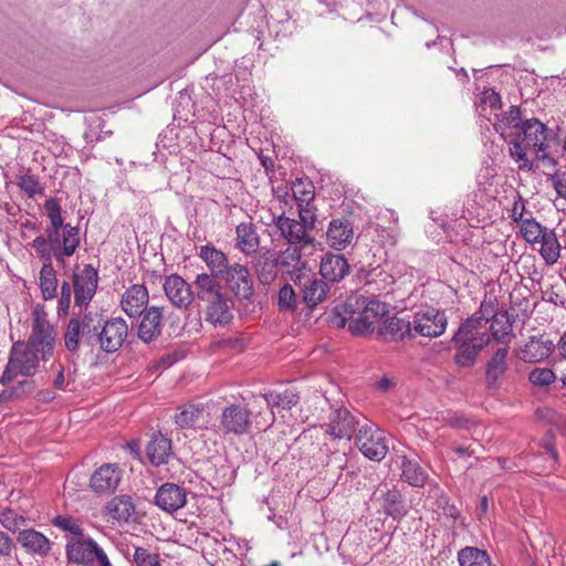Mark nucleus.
I'll return each instance as SVG.
<instances>
[{"mask_svg": "<svg viewBox=\"0 0 566 566\" xmlns=\"http://www.w3.org/2000/svg\"><path fill=\"white\" fill-rule=\"evenodd\" d=\"M388 313L387 304L377 300H366L350 295L342 305L333 308L332 323L345 327L353 334H366L375 329V324Z\"/></svg>", "mask_w": 566, "mask_h": 566, "instance_id": "obj_1", "label": "nucleus"}, {"mask_svg": "<svg viewBox=\"0 0 566 566\" xmlns=\"http://www.w3.org/2000/svg\"><path fill=\"white\" fill-rule=\"evenodd\" d=\"M547 134L548 128L537 118H530L523 122L521 128L513 134L510 139V155L516 161H524L522 167L531 168L527 159V151H534L538 160H546L547 156Z\"/></svg>", "mask_w": 566, "mask_h": 566, "instance_id": "obj_2", "label": "nucleus"}, {"mask_svg": "<svg viewBox=\"0 0 566 566\" xmlns=\"http://www.w3.org/2000/svg\"><path fill=\"white\" fill-rule=\"evenodd\" d=\"M81 242L80 230L66 223L61 229H55V234L46 231L45 234L38 235L31 243L36 255L43 260L53 258L59 264H64L65 258L73 255Z\"/></svg>", "mask_w": 566, "mask_h": 566, "instance_id": "obj_3", "label": "nucleus"}, {"mask_svg": "<svg viewBox=\"0 0 566 566\" xmlns=\"http://www.w3.org/2000/svg\"><path fill=\"white\" fill-rule=\"evenodd\" d=\"M292 282L298 287L301 302L310 312L325 304L335 294L332 286L322 277H316L307 272H295Z\"/></svg>", "mask_w": 566, "mask_h": 566, "instance_id": "obj_4", "label": "nucleus"}, {"mask_svg": "<svg viewBox=\"0 0 566 566\" xmlns=\"http://www.w3.org/2000/svg\"><path fill=\"white\" fill-rule=\"evenodd\" d=\"M32 332L27 345L41 354L44 361L49 360L54 353L56 332L46 318L44 308L36 305L32 312Z\"/></svg>", "mask_w": 566, "mask_h": 566, "instance_id": "obj_5", "label": "nucleus"}, {"mask_svg": "<svg viewBox=\"0 0 566 566\" xmlns=\"http://www.w3.org/2000/svg\"><path fill=\"white\" fill-rule=\"evenodd\" d=\"M38 352L29 345L14 344L12 346L8 365L2 374L1 382L7 384L18 375L32 376L39 366Z\"/></svg>", "mask_w": 566, "mask_h": 566, "instance_id": "obj_6", "label": "nucleus"}, {"mask_svg": "<svg viewBox=\"0 0 566 566\" xmlns=\"http://www.w3.org/2000/svg\"><path fill=\"white\" fill-rule=\"evenodd\" d=\"M355 442L359 451L373 461H381L388 452L384 431L366 420L357 429Z\"/></svg>", "mask_w": 566, "mask_h": 566, "instance_id": "obj_7", "label": "nucleus"}, {"mask_svg": "<svg viewBox=\"0 0 566 566\" xmlns=\"http://www.w3.org/2000/svg\"><path fill=\"white\" fill-rule=\"evenodd\" d=\"M457 345L454 363L460 367H472L480 352L490 344L491 336L484 333L482 336L462 335L458 338V332L452 337Z\"/></svg>", "mask_w": 566, "mask_h": 566, "instance_id": "obj_8", "label": "nucleus"}, {"mask_svg": "<svg viewBox=\"0 0 566 566\" xmlns=\"http://www.w3.org/2000/svg\"><path fill=\"white\" fill-rule=\"evenodd\" d=\"M98 284V272L91 265L85 264L73 273L74 304L82 308L86 307L93 300Z\"/></svg>", "mask_w": 566, "mask_h": 566, "instance_id": "obj_9", "label": "nucleus"}, {"mask_svg": "<svg viewBox=\"0 0 566 566\" xmlns=\"http://www.w3.org/2000/svg\"><path fill=\"white\" fill-rule=\"evenodd\" d=\"M357 416L344 407L335 408L328 416V422L322 426L325 433L334 439H352L354 432L361 426Z\"/></svg>", "mask_w": 566, "mask_h": 566, "instance_id": "obj_10", "label": "nucleus"}, {"mask_svg": "<svg viewBox=\"0 0 566 566\" xmlns=\"http://www.w3.org/2000/svg\"><path fill=\"white\" fill-rule=\"evenodd\" d=\"M251 416L252 413L248 408L239 403H231L221 412L219 431L224 436H243L248 433L251 427Z\"/></svg>", "mask_w": 566, "mask_h": 566, "instance_id": "obj_11", "label": "nucleus"}, {"mask_svg": "<svg viewBox=\"0 0 566 566\" xmlns=\"http://www.w3.org/2000/svg\"><path fill=\"white\" fill-rule=\"evenodd\" d=\"M412 331L426 337H438L442 335L447 328V316L444 312L429 307L415 314Z\"/></svg>", "mask_w": 566, "mask_h": 566, "instance_id": "obj_12", "label": "nucleus"}, {"mask_svg": "<svg viewBox=\"0 0 566 566\" xmlns=\"http://www.w3.org/2000/svg\"><path fill=\"white\" fill-rule=\"evenodd\" d=\"M128 334V326L122 317L107 319L95 339L99 348L105 353H115L125 342Z\"/></svg>", "mask_w": 566, "mask_h": 566, "instance_id": "obj_13", "label": "nucleus"}, {"mask_svg": "<svg viewBox=\"0 0 566 566\" xmlns=\"http://www.w3.org/2000/svg\"><path fill=\"white\" fill-rule=\"evenodd\" d=\"M66 554L71 562L91 566L107 557L104 549L91 537L70 542Z\"/></svg>", "mask_w": 566, "mask_h": 566, "instance_id": "obj_14", "label": "nucleus"}, {"mask_svg": "<svg viewBox=\"0 0 566 566\" xmlns=\"http://www.w3.org/2000/svg\"><path fill=\"white\" fill-rule=\"evenodd\" d=\"M273 222L282 238L290 244L312 245L314 237L298 220L285 216V209L279 216H273Z\"/></svg>", "mask_w": 566, "mask_h": 566, "instance_id": "obj_15", "label": "nucleus"}, {"mask_svg": "<svg viewBox=\"0 0 566 566\" xmlns=\"http://www.w3.org/2000/svg\"><path fill=\"white\" fill-rule=\"evenodd\" d=\"M123 479V470L115 463L101 465L90 479V488L99 494H114Z\"/></svg>", "mask_w": 566, "mask_h": 566, "instance_id": "obj_16", "label": "nucleus"}, {"mask_svg": "<svg viewBox=\"0 0 566 566\" xmlns=\"http://www.w3.org/2000/svg\"><path fill=\"white\" fill-rule=\"evenodd\" d=\"M222 279L239 300H250L253 295V281L245 265L240 263L232 264Z\"/></svg>", "mask_w": 566, "mask_h": 566, "instance_id": "obj_17", "label": "nucleus"}, {"mask_svg": "<svg viewBox=\"0 0 566 566\" xmlns=\"http://www.w3.org/2000/svg\"><path fill=\"white\" fill-rule=\"evenodd\" d=\"M164 291L171 304L178 308H188L195 297L191 285L178 274L165 277Z\"/></svg>", "mask_w": 566, "mask_h": 566, "instance_id": "obj_18", "label": "nucleus"}, {"mask_svg": "<svg viewBox=\"0 0 566 566\" xmlns=\"http://www.w3.org/2000/svg\"><path fill=\"white\" fill-rule=\"evenodd\" d=\"M554 349L555 344L548 337L544 335L531 336L528 340L520 347L517 356L524 363L535 364L547 359Z\"/></svg>", "mask_w": 566, "mask_h": 566, "instance_id": "obj_19", "label": "nucleus"}, {"mask_svg": "<svg viewBox=\"0 0 566 566\" xmlns=\"http://www.w3.org/2000/svg\"><path fill=\"white\" fill-rule=\"evenodd\" d=\"M203 303L206 304V321L213 326H224L232 321L233 303L227 293L223 292Z\"/></svg>", "mask_w": 566, "mask_h": 566, "instance_id": "obj_20", "label": "nucleus"}, {"mask_svg": "<svg viewBox=\"0 0 566 566\" xmlns=\"http://www.w3.org/2000/svg\"><path fill=\"white\" fill-rule=\"evenodd\" d=\"M326 240L333 249L345 250L355 240L352 221L346 218L333 219L326 231Z\"/></svg>", "mask_w": 566, "mask_h": 566, "instance_id": "obj_21", "label": "nucleus"}, {"mask_svg": "<svg viewBox=\"0 0 566 566\" xmlns=\"http://www.w3.org/2000/svg\"><path fill=\"white\" fill-rule=\"evenodd\" d=\"M149 301L148 290L143 284H133L122 295L120 307L129 317L140 316Z\"/></svg>", "mask_w": 566, "mask_h": 566, "instance_id": "obj_22", "label": "nucleus"}, {"mask_svg": "<svg viewBox=\"0 0 566 566\" xmlns=\"http://www.w3.org/2000/svg\"><path fill=\"white\" fill-rule=\"evenodd\" d=\"M349 263L342 254L328 252L324 254L319 263V274L328 283H337L349 274Z\"/></svg>", "mask_w": 566, "mask_h": 566, "instance_id": "obj_23", "label": "nucleus"}, {"mask_svg": "<svg viewBox=\"0 0 566 566\" xmlns=\"http://www.w3.org/2000/svg\"><path fill=\"white\" fill-rule=\"evenodd\" d=\"M547 265H554L560 258L562 245L554 229L546 228L532 244Z\"/></svg>", "mask_w": 566, "mask_h": 566, "instance_id": "obj_24", "label": "nucleus"}, {"mask_svg": "<svg viewBox=\"0 0 566 566\" xmlns=\"http://www.w3.org/2000/svg\"><path fill=\"white\" fill-rule=\"evenodd\" d=\"M509 347L497 348L485 365V384L489 389H497L500 379L505 375L509 364Z\"/></svg>", "mask_w": 566, "mask_h": 566, "instance_id": "obj_25", "label": "nucleus"}, {"mask_svg": "<svg viewBox=\"0 0 566 566\" xmlns=\"http://www.w3.org/2000/svg\"><path fill=\"white\" fill-rule=\"evenodd\" d=\"M17 541L28 554L44 557L51 551L50 539L41 532L33 528L19 531Z\"/></svg>", "mask_w": 566, "mask_h": 566, "instance_id": "obj_26", "label": "nucleus"}, {"mask_svg": "<svg viewBox=\"0 0 566 566\" xmlns=\"http://www.w3.org/2000/svg\"><path fill=\"white\" fill-rule=\"evenodd\" d=\"M163 311L158 306H150L144 313L138 326V337L150 343L161 334Z\"/></svg>", "mask_w": 566, "mask_h": 566, "instance_id": "obj_27", "label": "nucleus"}, {"mask_svg": "<svg viewBox=\"0 0 566 566\" xmlns=\"http://www.w3.org/2000/svg\"><path fill=\"white\" fill-rule=\"evenodd\" d=\"M198 255L206 263L211 275L222 277L230 270L231 265L226 253L213 245H201Z\"/></svg>", "mask_w": 566, "mask_h": 566, "instance_id": "obj_28", "label": "nucleus"}, {"mask_svg": "<svg viewBox=\"0 0 566 566\" xmlns=\"http://www.w3.org/2000/svg\"><path fill=\"white\" fill-rule=\"evenodd\" d=\"M401 478L405 482L413 488H424L427 484L429 488L433 486V484L429 481L428 474L426 470L420 465V463L408 457H402L401 460ZM434 488H438L434 484ZM432 489H429L428 492H432Z\"/></svg>", "mask_w": 566, "mask_h": 566, "instance_id": "obj_29", "label": "nucleus"}, {"mask_svg": "<svg viewBox=\"0 0 566 566\" xmlns=\"http://www.w3.org/2000/svg\"><path fill=\"white\" fill-rule=\"evenodd\" d=\"M277 264V259L268 250L254 256L252 268L261 284L269 285L274 281Z\"/></svg>", "mask_w": 566, "mask_h": 566, "instance_id": "obj_30", "label": "nucleus"}, {"mask_svg": "<svg viewBox=\"0 0 566 566\" xmlns=\"http://www.w3.org/2000/svg\"><path fill=\"white\" fill-rule=\"evenodd\" d=\"M146 453L153 465L167 463L174 454L171 440L161 433L153 436L146 447Z\"/></svg>", "mask_w": 566, "mask_h": 566, "instance_id": "obj_31", "label": "nucleus"}, {"mask_svg": "<svg viewBox=\"0 0 566 566\" xmlns=\"http://www.w3.org/2000/svg\"><path fill=\"white\" fill-rule=\"evenodd\" d=\"M237 248L245 255L258 252L260 247V235L256 228L251 222H242L237 226Z\"/></svg>", "mask_w": 566, "mask_h": 566, "instance_id": "obj_32", "label": "nucleus"}, {"mask_svg": "<svg viewBox=\"0 0 566 566\" xmlns=\"http://www.w3.org/2000/svg\"><path fill=\"white\" fill-rule=\"evenodd\" d=\"M523 122L520 107L511 106L509 111L496 116L494 128L501 134L503 139L510 144V139L512 138L511 134L518 130Z\"/></svg>", "mask_w": 566, "mask_h": 566, "instance_id": "obj_33", "label": "nucleus"}, {"mask_svg": "<svg viewBox=\"0 0 566 566\" xmlns=\"http://www.w3.org/2000/svg\"><path fill=\"white\" fill-rule=\"evenodd\" d=\"M412 324L409 321L394 316L382 322L379 334L386 340H403L411 336Z\"/></svg>", "mask_w": 566, "mask_h": 566, "instance_id": "obj_34", "label": "nucleus"}, {"mask_svg": "<svg viewBox=\"0 0 566 566\" xmlns=\"http://www.w3.org/2000/svg\"><path fill=\"white\" fill-rule=\"evenodd\" d=\"M514 317L507 311H502L491 321V337L497 343L509 344L510 338L514 336L513 324Z\"/></svg>", "mask_w": 566, "mask_h": 566, "instance_id": "obj_35", "label": "nucleus"}, {"mask_svg": "<svg viewBox=\"0 0 566 566\" xmlns=\"http://www.w3.org/2000/svg\"><path fill=\"white\" fill-rule=\"evenodd\" d=\"M219 277L208 273H200L196 276L193 284L197 290V297L201 302L209 301L223 293V287L218 281Z\"/></svg>", "mask_w": 566, "mask_h": 566, "instance_id": "obj_36", "label": "nucleus"}, {"mask_svg": "<svg viewBox=\"0 0 566 566\" xmlns=\"http://www.w3.org/2000/svg\"><path fill=\"white\" fill-rule=\"evenodd\" d=\"M205 408L202 405L189 403L179 408L174 419L176 424L181 429H196L199 427L203 417Z\"/></svg>", "mask_w": 566, "mask_h": 566, "instance_id": "obj_37", "label": "nucleus"}, {"mask_svg": "<svg viewBox=\"0 0 566 566\" xmlns=\"http://www.w3.org/2000/svg\"><path fill=\"white\" fill-rule=\"evenodd\" d=\"M263 398L265 399L268 407L272 410L274 408L289 410L300 401L297 391L292 388H287L283 391H268L263 395Z\"/></svg>", "mask_w": 566, "mask_h": 566, "instance_id": "obj_38", "label": "nucleus"}, {"mask_svg": "<svg viewBox=\"0 0 566 566\" xmlns=\"http://www.w3.org/2000/svg\"><path fill=\"white\" fill-rule=\"evenodd\" d=\"M280 264L282 269L290 274L291 280L292 276L296 274L295 272H305V261H303L298 244H291L282 252Z\"/></svg>", "mask_w": 566, "mask_h": 566, "instance_id": "obj_39", "label": "nucleus"}, {"mask_svg": "<svg viewBox=\"0 0 566 566\" xmlns=\"http://www.w3.org/2000/svg\"><path fill=\"white\" fill-rule=\"evenodd\" d=\"M107 515L117 522H127L135 513L132 497H113L106 506Z\"/></svg>", "mask_w": 566, "mask_h": 566, "instance_id": "obj_40", "label": "nucleus"}, {"mask_svg": "<svg viewBox=\"0 0 566 566\" xmlns=\"http://www.w3.org/2000/svg\"><path fill=\"white\" fill-rule=\"evenodd\" d=\"M40 289L44 300H52L56 296L57 279L52 260L43 261L40 271Z\"/></svg>", "mask_w": 566, "mask_h": 566, "instance_id": "obj_41", "label": "nucleus"}, {"mask_svg": "<svg viewBox=\"0 0 566 566\" xmlns=\"http://www.w3.org/2000/svg\"><path fill=\"white\" fill-rule=\"evenodd\" d=\"M458 560L460 566H491V559L488 553L472 546L460 549Z\"/></svg>", "mask_w": 566, "mask_h": 566, "instance_id": "obj_42", "label": "nucleus"}, {"mask_svg": "<svg viewBox=\"0 0 566 566\" xmlns=\"http://www.w3.org/2000/svg\"><path fill=\"white\" fill-rule=\"evenodd\" d=\"M81 338H83V326L80 323V317H72L63 336L65 348L71 353L77 352Z\"/></svg>", "mask_w": 566, "mask_h": 566, "instance_id": "obj_43", "label": "nucleus"}, {"mask_svg": "<svg viewBox=\"0 0 566 566\" xmlns=\"http://www.w3.org/2000/svg\"><path fill=\"white\" fill-rule=\"evenodd\" d=\"M44 209H45L46 217L50 220V226L46 227L45 232L51 231V234L52 233L55 234V229H61V228L65 227V224H66V223H64L63 218H62L61 205L56 198L50 197L44 202Z\"/></svg>", "mask_w": 566, "mask_h": 566, "instance_id": "obj_44", "label": "nucleus"}, {"mask_svg": "<svg viewBox=\"0 0 566 566\" xmlns=\"http://www.w3.org/2000/svg\"><path fill=\"white\" fill-rule=\"evenodd\" d=\"M489 322L485 321L478 312L467 318L458 328V338L462 335L482 336L486 331L480 332Z\"/></svg>", "mask_w": 566, "mask_h": 566, "instance_id": "obj_45", "label": "nucleus"}, {"mask_svg": "<svg viewBox=\"0 0 566 566\" xmlns=\"http://www.w3.org/2000/svg\"><path fill=\"white\" fill-rule=\"evenodd\" d=\"M17 186L29 198H34L36 195L43 193V187L40 184L39 177L32 174H21L17 176Z\"/></svg>", "mask_w": 566, "mask_h": 566, "instance_id": "obj_46", "label": "nucleus"}, {"mask_svg": "<svg viewBox=\"0 0 566 566\" xmlns=\"http://www.w3.org/2000/svg\"><path fill=\"white\" fill-rule=\"evenodd\" d=\"M555 373L547 367H536L528 374V381L537 388H545L556 381Z\"/></svg>", "mask_w": 566, "mask_h": 566, "instance_id": "obj_47", "label": "nucleus"}, {"mask_svg": "<svg viewBox=\"0 0 566 566\" xmlns=\"http://www.w3.org/2000/svg\"><path fill=\"white\" fill-rule=\"evenodd\" d=\"M292 197L294 202L298 206V203H305L313 202L315 198V191L314 186L311 182H304L302 180H298L297 182H294L292 188Z\"/></svg>", "mask_w": 566, "mask_h": 566, "instance_id": "obj_48", "label": "nucleus"}, {"mask_svg": "<svg viewBox=\"0 0 566 566\" xmlns=\"http://www.w3.org/2000/svg\"><path fill=\"white\" fill-rule=\"evenodd\" d=\"M547 227L542 226L533 218H525L520 224V232L522 238L530 244H532L539 235L544 232Z\"/></svg>", "mask_w": 566, "mask_h": 566, "instance_id": "obj_49", "label": "nucleus"}, {"mask_svg": "<svg viewBox=\"0 0 566 566\" xmlns=\"http://www.w3.org/2000/svg\"><path fill=\"white\" fill-rule=\"evenodd\" d=\"M277 305L281 311L295 312L297 308L296 292L290 284L283 285L277 295Z\"/></svg>", "mask_w": 566, "mask_h": 566, "instance_id": "obj_50", "label": "nucleus"}, {"mask_svg": "<svg viewBox=\"0 0 566 566\" xmlns=\"http://www.w3.org/2000/svg\"><path fill=\"white\" fill-rule=\"evenodd\" d=\"M25 517L13 510H6L0 513V523L8 531L17 532L25 525Z\"/></svg>", "mask_w": 566, "mask_h": 566, "instance_id": "obj_51", "label": "nucleus"}, {"mask_svg": "<svg viewBox=\"0 0 566 566\" xmlns=\"http://www.w3.org/2000/svg\"><path fill=\"white\" fill-rule=\"evenodd\" d=\"M297 211H298L300 222L302 224H304V227L307 230L314 229L315 222L317 220V214H316L317 209L313 205V202H308L307 205L298 203Z\"/></svg>", "mask_w": 566, "mask_h": 566, "instance_id": "obj_52", "label": "nucleus"}, {"mask_svg": "<svg viewBox=\"0 0 566 566\" xmlns=\"http://www.w3.org/2000/svg\"><path fill=\"white\" fill-rule=\"evenodd\" d=\"M381 506L394 518H401L408 512V505L401 497H386Z\"/></svg>", "mask_w": 566, "mask_h": 566, "instance_id": "obj_53", "label": "nucleus"}, {"mask_svg": "<svg viewBox=\"0 0 566 566\" xmlns=\"http://www.w3.org/2000/svg\"><path fill=\"white\" fill-rule=\"evenodd\" d=\"M136 566H160L158 554L150 553L144 547H136L134 552Z\"/></svg>", "mask_w": 566, "mask_h": 566, "instance_id": "obj_54", "label": "nucleus"}, {"mask_svg": "<svg viewBox=\"0 0 566 566\" xmlns=\"http://www.w3.org/2000/svg\"><path fill=\"white\" fill-rule=\"evenodd\" d=\"M499 303L496 297L485 296L481 302L478 313L488 322H491L497 314H501L502 311H499Z\"/></svg>", "mask_w": 566, "mask_h": 566, "instance_id": "obj_55", "label": "nucleus"}, {"mask_svg": "<svg viewBox=\"0 0 566 566\" xmlns=\"http://www.w3.org/2000/svg\"><path fill=\"white\" fill-rule=\"evenodd\" d=\"M71 296L72 290L69 282L64 281L61 285V294L57 304V315L59 317H64L67 315L70 305H71Z\"/></svg>", "mask_w": 566, "mask_h": 566, "instance_id": "obj_56", "label": "nucleus"}, {"mask_svg": "<svg viewBox=\"0 0 566 566\" xmlns=\"http://www.w3.org/2000/svg\"><path fill=\"white\" fill-rule=\"evenodd\" d=\"M187 497H154L155 504L161 510L174 513L186 505Z\"/></svg>", "mask_w": 566, "mask_h": 566, "instance_id": "obj_57", "label": "nucleus"}, {"mask_svg": "<svg viewBox=\"0 0 566 566\" xmlns=\"http://www.w3.org/2000/svg\"><path fill=\"white\" fill-rule=\"evenodd\" d=\"M53 524L56 527L67 531L74 535H82V533H83V530L80 526V524L74 518H72L70 516L59 515L53 520Z\"/></svg>", "mask_w": 566, "mask_h": 566, "instance_id": "obj_58", "label": "nucleus"}, {"mask_svg": "<svg viewBox=\"0 0 566 566\" xmlns=\"http://www.w3.org/2000/svg\"><path fill=\"white\" fill-rule=\"evenodd\" d=\"M275 196L281 205L282 211H283V209H285V212H286L287 209L293 208L294 200H293L292 193L289 192L287 187H279L275 190Z\"/></svg>", "mask_w": 566, "mask_h": 566, "instance_id": "obj_59", "label": "nucleus"}, {"mask_svg": "<svg viewBox=\"0 0 566 566\" xmlns=\"http://www.w3.org/2000/svg\"><path fill=\"white\" fill-rule=\"evenodd\" d=\"M80 323L83 326V340L91 343L92 339H95L96 327H92L93 319L90 314H85L83 317H80Z\"/></svg>", "mask_w": 566, "mask_h": 566, "instance_id": "obj_60", "label": "nucleus"}, {"mask_svg": "<svg viewBox=\"0 0 566 566\" xmlns=\"http://www.w3.org/2000/svg\"><path fill=\"white\" fill-rule=\"evenodd\" d=\"M186 495V491L176 483H163L157 488L155 495Z\"/></svg>", "mask_w": 566, "mask_h": 566, "instance_id": "obj_61", "label": "nucleus"}, {"mask_svg": "<svg viewBox=\"0 0 566 566\" xmlns=\"http://www.w3.org/2000/svg\"><path fill=\"white\" fill-rule=\"evenodd\" d=\"M31 382L28 381V380H24V381H20L19 382V386L15 387V388H11L9 392L7 391H3L1 395H0V401L6 399V398H11V397H20L21 395L28 392L31 390Z\"/></svg>", "mask_w": 566, "mask_h": 566, "instance_id": "obj_62", "label": "nucleus"}, {"mask_svg": "<svg viewBox=\"0 0 566 566\" xmlns=\"http://www.w3.org/2000/svg\"><path fill=\"white\" fill-rule=\"evenodd\" d=\"M525 210V205L521 196L517 197V199L514 201L513 207L511 209L510 217L514 222H517L522 224V220H525L523 218Z\"/></svg>", "mask_w": 566, "mask_h": 566, "instance_id": "obj_63", "label": "nucleus"}, {"mask_svg": "<svg viewBox=\"0 0 566 566\" xmlns=\"http://www.w3.org/2000/svg\"><path fill=\"white\" fill-rule=\"evenodd\" d=\"M551 180L558 197L566 199V178L555 174L551 177Z\"/></svg>", "mask_w": 566, "mask_h": 566, "instance_id": "obj_64", "label": "nucleus"}]
</instances>
